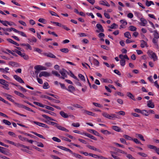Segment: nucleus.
Listing matches in <instances>:
<instances>
[{"instance_id": "1", "label": "nucleus", "mask_w": 159, "mask_h": 159, "mask_svg": "<svg viewBox=\"0 0 159 159\" xmlns=\"http://www.w3.org/2000/svg\"><path fill=\"white\" fill-rule=\"evenodd\" d=\"M0 22L3 25L6 26H11L13 25H15V24L14 23L7 20H0Z\"/></svg>"}, {"instance_id": "2", "label": "nucleus", "mask_w": 159, "mask_h": 159, "mask_svg": "<svg viewBox=\"0 0 159 159\" xmlns=\"http://www.w3.org/2000/svg\"><path fill=\"white\" fill-rule=\"evenodd\" d=\"M33 122L35 124L40 126H41V127H44V128H49V127L48 126L46 125V124L43 123H40V122H36L35 121H33Z\"/></svg>"}, {"instance_id": "3", "label": "nucleus", "mask_w": 159, "mask_h": 159, "mask_svg": "<svg viewBox=\"0 0 159 159\" xmlns=\"http://www.w3.org/2000/svg\"><path fill=\"white\" fill-rule=\"evenodd\" d=\"M55 126L57 127L58 129L59 130L65 131L66 132H68L69 131L68 130L65 128V127L62 126H61L59 125L58 124L57 125H56Z\"/></svg>"}, {"instance_id": "4", "label": "nucleus", "mask_w": 159, "mask_h": 159, "mask_svg": "<svg viewBox=\"0 0 159 159\" xmlns=\"http://www.w3.org/2000/svg\"><path fill=\"white\" fill-rule=\"evenodd\" d=\"M50 76V74L46 71L41 72L40 73L39 75V77H41L42 76H44L45 77H48Z\"/></svg>"}, {"instance_id": "5", "label": "nucleus", "mask_w": 159, "mask_h": 159, "mask_svg": "<svg viewBox=\"0 0 159 159\" xmlns=\"http://www.w3.org/2000/svg\"><path fill=\"white\" fill-rule=\"evenodd\" d=\"M59 72L62 76L65 77H67V75H66V73L68 74V75L69 74L68 72H67L64 69H62Z\"/></svg>"}, {"instance_id": "6", "label": "nucleus", "mask_w": 159, "mask_h": 159, "mask_svg": "<svg viewBox=\"0 0 159 159\" xmlns=\"http://www.w3.org/2000/svg\"><path fill=\"white\" fill-rule=\"evenodd\" d=\"M147 106L148 107L151 108H153L154 107V103L152 102V100H150L147 101Z\"/></svg>"}, {"instance_id": "7", "label": "nucleus", "mask_w": 159, "mask_h": 159, "mask_svg": "<svg viewBox=\"0 0 159 159\" xmlns=\"http://www.w3.org/2000/svg\"><path fill=\"white\" fill-rule=\"evenodd\" d=\"M14 78L17 81L21 83H24V82L23 80L20 77L16 75H14Z\"/></svg>"}, {"instance_id": "8", "label": "nucleus", "mask_w": 159, "mask_h": 159, "mask_svg": "<svg viewBox=\"0 0 159 159\" xmlns=\"http://www.w3.org/2000/svg\"><path fill=\"white\" fill-rule=\"evenodd\" d=\"M34 69L37 70H46V68L44 66H41L38 65L34 67Z\"/></svg>"}, {"instance_id": "9", "label": "nucleus", "mask_w": 159, "mask_h": 159, "mask_svg": "<svg viewBox=\"0 0 159 159\" xmlns=\"http://www.w3.org/2000/svg\"><path fill=\"white\" fill-rule=\"evenodd\" d=\"M150 55L151 56V58L153 59V60L154 61H155L157 60V57L155 53L152 52L150 54Z\"/></svg>"}, {"instance_id": "10", "label": "nucleus", "mask_w": 159, "mask_h": 159, "mask_svg": "<svg viewBox=\"0 0 159 159\" xmlns=\"http://www.w3.org/2000/svg\"><path fill=\"white\" fill-rule=\"evenodd\" d=\"M66 90L73 93L75 91V88L73 86L70 85L68 86V89L67 88V89H66Z\"/></svg>"}, {"instance_id": "11", "label": "nucleus", "mask_w": 159, "mask_h": 159, "mask_svg": "<svg viewBox=\"0 0 159 159\" xmlns=\"http://www.w3.org/2000/svg\"><path fill=\"white\" fill-rule=\"evenodd\" d=\"M120 23L121 24L120 27L123 28H124L127 24V22L125 20H120Z\"/></svg>"}, {"instance_id": "12", "label": "nucleus", "mask_w": 159, "mask_h": 159, "mask_svg": "<svg viewBox=\"0 0 159 159\" xmlns=\"http://www.w3.org/2000/svg\"><path fill=\"white\" fill-rule=\"evenodd\" d=\"M139 22V23L140 25L142 26H146L148 22L147 20H140Z\"/></svg>"}, {"instance_id": "13", "label": "nucleus", "mask_w": 159, "mask_h": 159, "mask_svg": "<svg viewBox=\"0 0 159 159\" xmlns=\"http://www.w3.org/2000/svg\"><path fill=\"white\" fill-rule=\"evenodd\" d=\"M99 4L104 6H106L107 7H109L110 5V4L107 2L105 1H101L99 2Z\"/></svg>"}, {"instance_id": "14", "label": "nucleus", "mask_w": 159, "mask_h": 159, "mask_svg": "<svg viewBox=\"0 0 159 159\" xmlns=\"http://www.w3.org/2000/svg\"><path fill=\"white\" fill-rule=\"evenodd\" d=\"M44 55L45 56L49 57L54 58H56V57L53 54L50 52H49L48 53H45L44 54Z\"/></svg>"}, {"instance_id": "15", "label": "nucleus", "mask_w": 159, "mask_h": 159, "mask_svg": "<svg viewBox=\"0 0 159 159\" xmlns=\"http://www.w3.org/2000/svg\"><path fill=\"white\" fill-rule=\"evenodd\" d=\"M59 113L61 116L64 118H67L69 117L68 115L63 111H61Z\"/></svg>"}, {"instance_id": "16", "label": "nucleus", "mask_w": 159, "mask_h": 159, "mask_svg": "<svg viewBox=\"0 0 159 159\" xmlns=\"http://www.w3.org/2000/svg\"><path fill=\"white\" fill-rule=\"evenodd\" d=\"M3 95L7 97V98L8 100H9L13 102H14V100L11 98V95L6 93H3Z\"/></svg>"}, {"instance_id": "17", "label": "nucleus", "mask_w": 159, "mask_h": 159, "mask_svg": "<svg viewBox=\"0 0 159 159\" xmlns=\"http://www.w3.org/2000/svg\"><path fill=\"white\" fill-rule=\"evenodd\" d=\"M83 134H84L85 135L88 136V137H89V138H90L92 139H93L95 140H97V139L96 138H95L92 135L88 134L85 133H83Z\"/></svg>"}, {"instance_id": "18", "label": "nucleus", "mask_w": 159, "mask_h": 159, "mask_svg": "<svg viewBox=\"0 0 159 159\" xmlns=\"http://www.w3.org/2000/svg\"><path fill=\"white\" fill-rule=\"evenodd\" d=\"M8 64L12 66L18 67L19 66V65L18 63L14 61L9 62Z\"/></svg>"}, {"instance_id": "19", "label": "nucleus", "mask_w": 159, "mask_h": 159, "mask_svg": "<svg viewBox=\"0 0 159 159\" xmlns=\"http://www.w3.org/2000/svg\"><path fill=\"white\" fill-rule=\"evenodd\" d=\"M89 131L93 133L94 135L98 136H100V134H99L97 131L94 130L92 129H89Z\"/></svg>"}, {"instance_id": "20", "label": "nucleus", "mask_w": 159, "mask_h": 159, "mask_svg": "<svg viewBox=\"0 0 159 159\" xmlns=\"http://www.w3.org/2000/svg\"><path fill=\"white\" fill-rule=\"evenodd\" d=\"M87 147L89 148L92 149V150L98 151L99 152H100V151L98 149L96 148H95L94 147L89 145H88L87 146Z\"/></svg>"}, {"instance_id": "21", "label": "nucleus", "mask_w": 159, "mask_h": 159, "mask_svg": "<svg viewBox=\"0 0 159 159\" xmlns=\"http://www.w3.org/2000/svg\"><path fill=\"white\" fill-rule=\"evenodd\" d=\"M7 40L9 42L12 43L17 46H19V44L13 40L12 39H7Z\"/></svg>"}, {"instance_id": "22", "label": "nucleus", "mask_w": 159, "mask_h": 159, "mask_svg": "<svg viewBox=\"0 0 159 159\" xmlns=\"http://www.w3.org/2000/svg\"><path fill=\"white\" fill-rule=\"evenodd\" d=\"M112 128L113 129L118 132H120L121 130V129L120 127L116 126H113L112 127Z\"/></svg>"}, {"instance_id": "23", "label": "nucleus", "mask_w": 159, "mask_h": 159, "mask_svg": "<svg viewBox=\"0 0 159 159\" xmlns=\"http://www.w3.org/2000/svg\"><path fill=\"white\" fill-rule=\"evenodd\" d=\"M41 111H44V112L48 113L51 114V115H53V116H55L56 115V114L55 113H54V112L50 111H48L47 110H45L42 109L41 110Z\"/></svg>"}, {"instance_id": "24", "label": "nucleus", "mask_w": 159, "mask_h": 159, "mask_svg": "<svg viewBox=\"0 0 159 159\" xmlns=\"http://www.w3.org/2000/svg\"><path fill=\"white\" fill-rule=\"evenodd\" d=\"M124 35L125 37L128 39H130L131 37L130 33L129 32H126L125 33Z\"/></svg>"}, {"instance_id": "25", "label": "nucleus", "mask_w": 159, "mask_h": 159, "mask_svg": "<svg viewBox=\"0 0 159 159\" xmlns=\"http://www.w3.org/2000/svg\"><path fill=\"white\" fill-rule=\"evenodd\" d=\"M97 28L101 32H103L104 31L101 25L100 24H98L97 25Z\"/></svg>"}, {"instance_id": "26", "label": "nucleus", "mask_w": 159, "mask_h": 159, "mask_svg": "<svg viewBox=\"0 0 159 159\" xmlns=\"http://www.w3.org/2000/svg\"><path fill=\"white\" fill-rule=\"evenodd\" d=\"M127 96L130 98L132 99L133 100L135 101V99L134 98V96L130 93L128 92L127 93Z\"/></svg>"}, {"instance_id": "27", "label": "nucleus", "mask_w": 159, "mask_h": 159, "mask_svg": "<svg viewBox=\"0 0 159 159\" xmlns=\"http://www.w3.org/2000/svg\"><path fill=\"white\" fill-rule=\"evenodd\" d=\"M110 153L112 157L113 158H114L115 159H120V158L114 155H113V154H116V152H114L113 151H111Z\"/></svg>"}, {"instance_id": "28", "label": "nucleus", "mask_w": 159, "mask_h": 159, "mask_svg": "<svg viewBox=\"0 0 159 159\" xmlns=\"http://www.w3.org/2000/svg\"><path fill=\"white\" fill-rule=\"evenodd\" d=\"M153 35L154 38L156 39H158L159 38V35L158 33L157 30H155L154 31Z\"/></svg>"}, {"instance_id": "29", "label": "nucleus", "mask_w": 159, "mask_h": 159, "mask_svg": "<svg viewBox=\"0 0 159 159\" xmlns=\"http://www.w3.org/2000/svg\"><path fill=\"white\" fill-rule=\"evenodd\" d=\"M14 92L16 94L21 98H23L25 97L24 94L17 91H15Z\"/></svg>"}, {"instance_id": "30", "label": "nucleus", "mask_w": 159, "mask_h": 159, "mask_svg": "<svg viewBox=\"0 0 159 159\" xmlns=\"http://www.w3.org/2000/svg\"><path fill=\"white\" fill-rule=\"evenodd\" d=\"M101 132L103 134H110L111 133L107 130L102 129L101 130Z\"/></svg>"}, {"instance_id": "31", "label": "nucleus", "mask_w": 159, "mask_h": 159, "mask_svg": "<svg viewBox=\"0 0 159 159\" xmlns=\"http://www.w3.org/2000/svg\"><path fill=\"white\" fill-rule=\"evenodd\" d=\"M157 39H156L153 38V39H152V42L153 43L155 44V45H156L157 47V48H158L159 46L158 45L157 43Z\"/></svg>"}, {"instance_id": "32", "label": "nucleus", "mask_w": 159, "mask_h": 159, "mask_svg": "<svg viewBox=\"0 0 159 159\" xmlns=\"http://www.w3.org/2000/svg\"><path fill=\"white\" fill-rule=\"evenodd\" d=\"M84 113L89 115H91L93 116H95V114L93 113L85 110H84Z\"/></svg>"}, {"instance_id": "33", "label": "nucleus", "mask_w": 159, "mask_h": 159, "mask_svg": "<svg viewBox=\"0 0 159 159\" xmlns=\"http://www.w3.org/2000/svg\"><path fill=\"white\" fill-rule=\"evenodd\" d=\"M141 113L145 116H148V112L146 110H143L141 111Z\"/></svg>"}, {"instance_id": "34", "label": "nucleus", "mask_w": 159, "mask_h": 159, "mask_svg": "<svg viewBox=\"0 0 159 159\" xmlns=\"http://www.w3.org/2000/svg\"><path fill=\"white\" fill-rule=\"evenodd\" d=\"M33 103L34 104L36 105H37L40 107H44L45 106V105H43L40 103L38 102H33Z\"/></svg>"}, {"instance_id": "35", "label": "nucleus", "mask_w": 159, "mask_h": 159, "mask_svg": "<svg viewBox=\"0 0 159 159\" xmlns=\"http://www.w3.org/2000/svg\"><path fill=\"white\" fill-rule=\"evenodd\" d=\"M42 116L44 118H45V119H49L50 120H53V121H55V120H54V119H53L52 118L45 115H44V114H43V115H42Z\"/></svg>"}, {"instance_id": "36", "label": "nucleus", "mask_w": 159, "mask_h": 159, "mask_svg": "<svg viewBox=\"0 0 159 159\" xmlns=\"http://www.w3.org/2000/svg\"><path fill=\"white\" fill-rule=\"evenodd\" d=\"M129 29L130 30L133 31H134L136 30L137 28L136 27L134 26L131 25L129 26Z\"/></svg>"}, {"instance_id": "37", "label": "nucleus", "mask_w": 159, "mask_h": 159, "mask_svg": "<svg viewBox=\"0 0 159 159\" xmlns=\"http://www.w3.org/2000/svg\"><path fill=\"white\" fill-rule=\"evenodd\" d=\"M151 4L154 5V3L152 1H147L146 2V5L148 7H149Z\"/></svg>"}, {"instance_id": "38", "label": "nucleus", "mask_w": 159, "mask_h": 159, "mask_svg": "<svg viewBox=\"0 0 159 159\" xmlns=\"http://www.w3.org/2000/svg\"><path fill=\"white\" fill-rule=\"evenodd\" d=\"M60 51L61 52L65 53H67L69 51V49L68 48H66L61 49H60Z\"/></svg>"}, {"instance_id": "39", "label": "nucleus", "mask_w": 159, "mask_h": 159, "mask_svg": "<svg viewBox=\"0 0 159 159\" xmlns=\"http://www.w3.org/2000/svg\"><path fill=\"white\" fill-rule=\"evenodd\" d=\"M31 132L32 133L38 136V137H39L40 138H41L42 139H45V138L43 135H42L41 134H38L37 133H36V132Z\"/></svg>"}, {"instance_id": "40", "label": "nucleus", "mask_w": 159, "mask_h": 159, "mask_svg": "<svg viewBox=\"0 0 159 159\" xmlns=\"http://www.w3.org/2000/svg\"><path fill=\"white\" fill-rule=\"evenodd\" d=\"M13 85H15L16 86L19 87V89H20L23 92H26V90L24 88H23L22 87L20 86H18L14 84H13Z\"/></svg>"}, {"instance_id": "41", "label": "nucleus", "mask_w": 159, "mask_h": 159, "mask_svg": "<svg viewBox=\"0 0 159 159\" xmlns=\"http://www.w3.org/2000/svg\"><path fill=\"white\" fill-rule=\"evenodd\" d=\"M136 135L137 136V137L142 140L143 141H145V140L143 138V137L142 134H136Z\"/></svg>"}, {"instance_id": "42", "label": "nucleus", "mask_w": 159, "mask_h": 159, "mask_svg": "<svg viewBox=\"0 0 159 159\" xmlns=\"http://www.w3.org/2000/svg\"><path fill=\"white\" fill-rule=\"evenodd\" d=\"M17 146L18 147H19L21 148H27L28 149H29V147L26 146L22 144H20L19 143L18 144Z\"/></svg>"}, {"instance_id": "43", "label": "nucleus", "mask_w": 159, "mask_h": 159, "mask_svg": "<svg viewBox=\"0 0 159 159\" xmlns=\"http://www.w3.org/2000/svg\"><path fill=\"white\" fill-rule=\"evenodd\" d=\"M75 157L78 158H81L82 156L78 154L72 152V154Z\"/></svg>"}, {"instance_id": "44", "label": "nucleus", "mask_w": 159, "mask_h": 159, "mask_svg": "<svg viewBox=\"0 0 159 159\" xmlns=\"http://www.w3.org/2000/svg\"><path fill=\"white\" fill-rule=\"evenodd\" d=\"M147 43L143 40L141 41V47L143 48L147 45Z\"/></svg>"}, {"instance_id": "45", "label": "nucleus", "mask_w": 159, "mask_h": 159, "mask_svg": "<svg viewBox=\"0 0 159 159\" xmlns=\"http://www.w3.org/2000/svg\"><path fill=\"white\" fill-rule=\"evenodd\" d=\"M43 88L44 89H47L49 88L48 83L47 82H45L43 84Z\"/></svg>"}, {"instance_id": "46", "label": "nucleus", "mask_w": 159, "mask_h": 159, "mask_svg": "<svg viewBox=\"0 0 159 159\" xmlns=\"http://www.w3.org/2000/svg\"><path fill=\"white\" fill-rule=\"evenodd\" d=\"M2 122L3 123L8 125H11V122L7 120L4 119L2 120Z\"/></svg>"}, {"instance_id": "47", "label": "nucleus", "mask_w": 159, "mask_h": 159, "mask_svg": "<svg viewBox=\"0 0 159 159\" xmlns=\"http://www.w3.org/2000/svg\"><path fill=\"white\" fill-rule=\"evenodd\" d=\"M78 77L80 78V80L84 81H85V79L83 75L81 74H79L78 75Z\"/></svg>"}, {"instance_id": "48", "label": "nucleus", "mask_w": 159, "mask_h": 159, "mask_svg": "<svg viewBox=\"0 0 159 159\" xmlns=\"http://www.w3.org/2000/svg\"><path fill=\"white\" fill-rule=\"evenodd\" d=\"M123 137L124 138L128 140H133V139L131 137L127 135H124Z\"/></svg>"}, {"instance_id": "49", "label": "nucleus", "mask_w": 159, "mask_h": 159, "mask_svg": "<svg viewBox=\"0 0 159 159\" xmlns=\"http://www.w3.org/2000/svg\"><path fill=\"white\" fill-rule=\"evenodd\" d=\"M93 63L94 64L95 66H98L99 65V63L97 60L95 59H94Z\"/></svg>"}, {"instance_id": "50", "label": "nucleus", "mask_w": 159, "mask_h": 159, "mask_svg": "<svg viewBox=\"0 0 159 159\" xmlns=\"http://www.w3.org/2000/svg\"><path fill=\"white\" fill-rule=\"evenodd\" d=\"M52 139L54 141H56L57 142L59 143V142H60L61 141V140L60 139H58V138H57L56 137H53L52 138Z\"/></svg>"}, {"instance_id": "51", "label": "nucleus", "mask_w": 159, "mask_h": 159, "mask_svg": "<svg viewBox=\"0 0 159 159\" xmlns=\"http://www.w3.org/2000/svg\"><path fill=\"white\" fill-rule=\"evenodd\" d=\"M15 51L19 55L21 56V57H22L23 56V55L24 54V53H21V52L19 51L18 50H17L16 49L15 50Z\"/></svg>"}, {"instance_id": "52", "label": "nucleus", "mask_w": 159, "mask_h": 159, "mask_svg": "<svg viewBox=\"0 0 159 159\" xmlns=\"http://www.w3.org/2000/svg\"><path fill=\"white\" fill-rule=\"evenodd\" d=\"M102 115L105 117L107 118H110V115L107 113L104 112L102 113Z\"/></svg>"}, {"instance_id": "53", "label": "nucleus", "mask_w": 159, "mask_h": 159, "mask_svg": "<svg viewBox=\"0 0 159 159\" xmlns=\"http://www.w3.org/2000/svg\"><path fill=\"white\" fill-rule=\"evenodd\" d=\"M115 150L118 152H120V153H122V154H124L125 155L127 154V153L126 152H124L121 150L119 149H116Z\"/></svg>"}, {"instance_id": "54", "label": "nucleus", "mask_w": 159, "mask_h": 159, "mask_svg": "<svg viewBox=\"0 0 159 159\" xmlns=\"http://www.w3.org/2000/svg\"><path fill=\"white\" fill-rule=\"evenodd\" d=\"M13 103L17 107H22L24 108V105L22 104H19L18 103H17L16 102L14 101V102Z\"/></svg>"}, {"instance_id": "55", "label": "nucleus", "mask_w": 159, "mask_h": 159, "mask_svg": "<svg viewBox=\"0 0 159 159\" xmlns=\"http://www.w3.org/2000/svg\"><path fill=\"white\" fill-rule=\"evenodd\" d=\"M116 113L117 114H119L120 115H122L124 116L125 115V112L123 111H120L119 112H116Z\"/></svg>"}, {"instance_id": "56", "label": "nucleus", "mask_w": 159, "mask_h": 159, "mask_svg": "<svg viewBox=\"0 0 159 159\" xmlns=\"http://www.w3.org/2000/svg\"><path fill=\"white\" fill-rule=\"evenodd\" d=\"M120 65L122 66H125V60H124V59L121 60H120Z\"/></svg>"}, {"instance_id": "57", "label": "nucleus", "mask_w": 159, "mask_h": 159, "mask_svg": "<svg viewBox=\"0 0 159 159\" xmlns=\"http://www.w3.org/2000/svg\"><path fill=\"white\" fill-rule=\"evenodd\" d=\"M52 73L57 77H60V75L56 71H52Z\"/></svg>"}, {"instance_id": "58", "label": "nucleus", "mask_w": 159, "mask_h": 159, "mask_svg": "<svg viewBox=\"0 0 159 159\" xmlns=\"http://www.w3.org/2000/svg\"><path fill=\"white\" fill-rule=\"evenodd\" d=\"M147 146L149 148L153 149L154 150H155V149H156V146L151 145H148Z\"/></svg>"}, {"instance_id": "59", "label": "nucleus", "mask_w": 159, "mask_h": 159, "mask_svg": "<svg viewBox=\"0 0 159 159\" xmlns=\"http://www.w3.org/2000/svg\"><path fill=\"white\" fill-rule=\"evenodd\" d=\"M18 137L22 141H26L27 140V138L22 137L21 135H19Z\"/></svg>"}, {"instance_id": "60", "label": "nucleus", "mask_w": 159, "mask_h": 159, "mask_svg": "<svg viewBox=\"0 0 159 159\" xmlns=\"http://www.w3.org/2000/svg\"><path fill=\"white\" fill-rule=\"evenodd\" d=\"M138 154L144 157H146L148 156V155L147 154L143 152H139L138 153Z\"/></svg>"}, {"instance_id": "61", "label": "nucleus", "mask_w": 159, "mask_h": 159, "mask_svg": "<svg viewBox=\"0 0 159 159\" xmlns=\"http://www.w3.org/2000/svg\"><path fill=\"white\" fill-rule=\"evenodd\" d=\"M93 104L96 107H102V106L101 105L98 103L93 102Z\"/></svg>"}, {"instance_id": "62", "label": "nucleus", "mask_w": 159, "mask_h": 159, "mask_svg": "<svg viewBox=\"0 0 159 159\" xmlns=\"http://www.w3.org/2000/svg\"><path fill=\"white\" fill-rule=\"evenodd\" d=\"M45 107L47 109L51 110L52 111H54V109L53 108L48 106H47L45 105Z\"/></svg>"}, {"instance_id": "63", "label": "nucleus", "mask_w": 159, "mask_h": 159, "mask_svg": "<svg viewBox=\"0 0 159 159\" xmlns=\"http://www.w3.org/2000/svg\"><path fill=\"white\" fill-rule=\"evenodd\" d=\"M7 83L6 80L3 79L0 80V84L4 85L6 83Z\"/></svg>"}, {"instance_id": "64", "label": "nucleus", "mask_w": 159, "mask_h": 159, "mask_svg": "<svg viewBox=\"0 0 159 159\" xmlns=\"http://www.w3.org/2000/svg\"><path fill=\"white\" fill-rule=\"evenodd\" d=\"M126 157L129 159H136L132 157V156L130 154H127V153Z\"/></svg>"}]
</instances>
